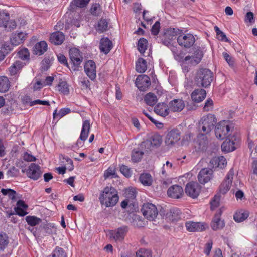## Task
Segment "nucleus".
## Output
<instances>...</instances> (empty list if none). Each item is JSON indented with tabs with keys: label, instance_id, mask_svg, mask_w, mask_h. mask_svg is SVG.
Wrapping results in <instances>:
<instances>
[{
	"label": "nucleus",
	"instance_id": "f257e3e1",
	"mask_svg": "<svg viewBox=\"0 0 257 257\" xmlns=\"http://www.w3.org/2000/svg\"><path fill=\"white\" fill-rule=\"evenodd\" d=\"M99 199L101 205L106 207H110L116 204L119 197L115 189L112 187H106L100 194Z\"/></svg>",
	"mask_w": 257,
	"mask_h": 257
},
{
	"label": "nucleus",
	"instance_id": "f03ea898",
	"mask_svg": "<svg viewBox=\"0 0 257 257\" xmlns=\"http://www.w3.org/2000/svg\"><path fill=\"white\" fill-rule=\"evenodd\" d=\"M212 81V73L207 69H200L197 71L194 82L198 87H207Z\"/></svg>",
	"mask_w": 257,
	"mask_h": 257
},
{
	"label": "nucleus",
	"instance_id": "7ed1b4c3",
	"mask_svg": "<svg viewBox=\"0 0 257 257\" xmlns=\"http://www.w3.org/2000/svg\"><path fill=\"white\" fill-rule=\"evenodd\" d=\"M174 54L175 59L181 62L182 67H185L186 64H190L192 65H195L198 64L201 60L203 54L201 50H197L195 51L192 56H187L184 58L180 57L178 55H175V51L172 50Z\"/></svg>",
	"mask_w": 257,
	"mask_h": 257
},
{
	"label": "nucleus",
	"instance_id": "20e7f679",
	"mask_svg": "<svg viewBox=\"0 0 257 257\" xmlns=\"http://www.w3.org/2000/svg\"><path fill=\"white\" fill-rule=\"evenodd\" d=\"M217 120L215 116L211 114L202 117L199 122V128L203 134H208L214 127Z\"/></svg>",
	"mask_w": 257,
	"mask_h": 257
},
{
	"label": "nucleus",
	"instance_id": "39448f33",
	"mask_svg": "<svg viewBox=\"0 0 257 257\" xmlns=\"http://www.w3.org/2000/svg\"><path fill=\"white\" fill-rule=\"evenodd\" d=\"M69 55L72 63L71 70L74 71H78L83 60L82 53L77 48H72L70 49Z\"/></svg>",
	"mask_w": 257,
	"mask_h": 257
},
{
	"label": "nucleus",
	"instance_id": "423d86ee",
	"mask_svg": "<svg viewBox=\"0 0 257 257\" xmlns=\"http://www.w3.org/2000/svg\"><path fill=\"white\" fill-rule=\"evenodd\" d=\"M230 130L229 122L227 121H222L218 123L215 128V135L216 137L223 140L229 137Z\"/></svg>",
	"mask_w": 257,
	"mask_h": 257
},
{
	"label": "nucleus",
	"instance_id": "0eeeda50",
	"mask_svg": "<svg viewBox=\"0 0 257 257\" xmlns=\"http://www.w3.org/2000/svg\"><path fill=\"white\" fill-rule=\"evenodd\" d=\"M162 142V139L160 135L154 134L149 139L142 142L140 147L145 148L146 151L151 150L153 147H158L161 145Z\"/></svg>",
	"mask_w": 257,
	"mask_h": 257
},
{
	"label": "nucleus",
	"instance_id": "6e6552de",
	"mask_svg": "<svg viewBox=\"0 0 257 257\" xmlns=\"http://www.w3.org/2000/svg\"><path fill=\"white\" fill-rule=\"evenodd\" d=\"M141 211L143 215L149 220H154L158 214L156 206L149 203L144 204Z\"/></svg>",
	"mask_w": 257,
	"mask_h": 257
},
{
	"label": "nucleus",
	"instance_id": "1a4fd4ad",
	"mask_svg": "<svg viewBox=\"0 0 257 257\" xmlns=\"http://www.w3.org/2000/svg\"><path fill=\"white\" fill-rule=\"evenodd\" d=\"M178 44L185 48H190L193 45L195 42V38L191 34H180L177 37Z\"/></svg>",
	"mask_w": 257,
	"mask_h": 257
},
{
	"label": "nucleus",
	"instance_id": "9d476101",
	"mask_svg": "<svg viewBox=\"0 0 257 257\" xmlns=\"http://www.w3.org/2000/svg\"><path fill=\"white\" fill-rule=\"evenodd\" d=\"M200 185L198 183L195 182H191L187 183L185 188L186 194L193 198L197 197L200 192Z\"/></svg>",
	"mask_w": 257,
	"mask_h": 257
},
{
	"label": "nucleus",
	"instance_id": "9b49d317",
	"mask_svg": "<svg viewBox=\"0 0 257 257\" xmlns=\"http://www.w3.org/2000/svg\"><path fill=\"white\" fill-rule=\"evenodd\" d=\"M180 139V132L177 129H173L167 133L165 143L168 146L172 147L177 144Z\"/></svg>",
	"mask_w": 257,
	"mask_h": 257
},
{
	"label": "nucleus",
	"instance_id": "f8f14e48",
	"mask_svg": "<svg viewBox=\"0 0 257 257\" xmlns=\"http://www.w3.org/2000/svg\"><path fill=\"white\" fill-rule=\"evenodd\" d=\"M22 171L26 172L27 176L33 180L38 179L42 173L40 166L35 163L31 164L26 171L23 170Z\"/></svg>",
	"mask_w": 257,
	"mask_h": 257
},
{
	"label": "nucleus",
	"instance_id": "ddd939ff",
	"mask_svg": "<svg viewBox=\"0 0 257 257\" xmlns=\"http://www.w3.org/2000/svg\"><path fill=\"white\" fill-rule=\"evenodd\" d=\"M234 176V170L231 169L228 172L224 181L222 183L220 186L219 193L222 194H225L230 189L232 179Z\"/></svg>",
	"mask_w": 257,
	"mask_h": 257
},
{
	"label": "nucleus",
	"instance_id": "4468645a",
	"mask_svg": "<svg viewBox=\"0 0 257 257\" xmlns=\"http://www.w3.org/2000/svg\"><path fill=\"white\" fill-rule=\"evenodd\" d=\"M186 230L189 232H200L204 231L208 226L200 222L188 221L185 223Z\"/></svg>",
	"mask_w": 257,
	"mask_h": 257
},
{
	"label": "nucleus",
	"instance_id": "2eb2a0df",
	"mask_svg": "<svg viewBox=\"0 0 257 257\" xmlns=\"http://www.w3.org/2000/svg\"><path fill=\"white\" fill-rule=\"evenodd\" d=\"M179 33V30H176L174 28L166 29L164 33L162 38L163 43L166 45L170 44L171 41L174 40L177 36L178 37Z\"/></svg>",
	"mask_w": 257,
	"mask_h": 257
},
{
	"label": "nucleus",
	"instance_id": "dca6fc26",
	"mask_svg": "<svg viewBox=\"0 0 257 257\" xmlns=\"http://www.w3.org/2000/svg\"><path fill=\"white\" fill-rule=\"evenodd\" d=\"M84 70L88 77L92 80L96 77V65L92 60H88L84 65Z\"/></svg>",
	"mask_w": 257,
	"mask_h": 257
},
{
	"label": "nucleus",
	"instance_id": "f3484780",
	"mask_svg": "<svg viewBox=\"0 0 257 257\" xmlns=\"http://www.w3.org/2000/svg\"><path fill=\"white\" fill-rule=\"evenodd\" d=\"M136 86L141 91H144L150 84L149 77L146 75H139L135 82Z\"/></svg>",
	"mask_w": 257,
	"mask_h": 257
},
{
	"label": "nucleus",
	"instance_id": "a211bd4d",
	"mask_svg": "<svg viewBox=\"0 0 257 257\" xmlns=\"http://www.w3.org/2000/svg\"><path fill=\"white\" fill-rule=\"evenodd\" d=\"M167 194L171 198L178 199L183 194V189L179 185H174L170 187L168 190Z\"/></svg>",
	"mask_w": 257,
	"mask_h": 257
},
{
	"label": "nucleus",
	"instance_id": "6ab92c4d",
	"mask_svg": "<svg viewBox=\"0 0 257 257\" xmlns=\"http://www.w3.org/2000/svg\"><path fill=\"white\" fill-rule=\"evenodd\" d=\"M212 171L208 168H203L200 171L198 179L200 183L204 184L208 182L212 178Z\"/></svg>",
	"mask_w": 257,
	"mask_h": 257
},
{
	"label": "nucleus",
	"instance_id": "aec40b11",
	"mask_svg": "<svg viewBox=\"0 0 257 257\" xmlns=\"http://www.w3.org/2000/svg\"><path fill=\"white\" fill-rule=\"evenodd\" d=\"M227 164L226 160L223 156L213 158L209 162V166L213 168H224Z\"/></svg>",
	"mask_w": 257,
	"mask_h": 257
},
{
	"label": "nucleus",
	"instance_id": "412c9836",
	"mask_svg": "<svg viewBox=\"0 0 257 257\" xmlns=\"http://www.w3.org/2000/svg\"><path fill=\"white\" fill-rule=\"evenodd\" d=\"M27 34L22 32L13 34L11 38V42L14 46H18L22 43L27 38Z\"/></svg>",
	"mask_w": 257,
	"mask_h": 257
},
{
	"label": "nucleus",
	"instance_id": "4be33fe9",
	"mask_svg": "<svg viewBox=\"0 0 257 257\" xmlns=\"http://www.w3.org/2000/svg\"><path fill=\"white\" fill-rule=\"evenodd\" d=\"M127 231L126 227L119 228L111 231L109 233L110 237L115 240H120L124 238Z\"/></svg>",
	"mask_w": 257,
	"mask_h": 257
},
{
	"label": "nucleus",
	"instance_id": "5701e85b",
	"mask_svg": "<svg viewBox=\"0 0 257 257\" xmlns=\"http://www.w3.org/2000/svg\"><path fill=\"white\" fill-rule=\"evenodd\" d=\"M170 111L173 112H180L184 108L185 104L182 99H174L170 102L169 104Z\"/></svg>",
	"mask_w": 257,
	"mask_h": 257
},
{
	"label": "nucleus",
	"instance_id": "b1692460",
	"mask_svg": "<svg viewBox=\"0 0 257 257\" xmlns=\"http://www.w3.org/2000/svg\"><path fill=\"white\" fill-rule=\"evenodd\" d=\"M206 91L203 89H195L191 95L192 100L198 103L202 101L206 97Z\"/></svg>",
	"mask_w": 257,
	"mask_h": 257
},
{
	"label": "nucleus",
	"instance_id": "393cba45",
	"mask_svg": "<svg viewBox=\"0 0 257 257\" xmlns=\"http://www.w3.org/2000/svg\"><path fill=\"white\" fill-rule=\"evenodd\" d=\"M154 111L157 114L165 117L169 113V106L164 103H159L155 107Z\"/></svg>",
	"mask_w": 257,
	"mask_h": 257
},
{
	"label": "nucleus",
	"instance_id": "a878e982",
	"mask_svg": "<svg viewBox=\"0 0 257 257\" xmlns=\"http://www.w3.org/2000/svg\"><path fill=\"white\" fill-rule=\"evenodd\" d=\"M181 218V212L178 208H173L166 214V219L167 220L172 222H175Z\"/></svg>",
	"mask_w": 257,
	"mask_h": 257
},
{
	"label": "nucleus",
	"instance_id": "bb28decb",
	"mask_svg": "<svg viewBox=\"0 0 257 257\" xmlns=\"http://www.w3.org/2000/svg\"><path fill=\"white\" fill-rule=\"evenodd\" d=\"M91 127L90 121L85 120L83 122L82 127L79 137V139L82 141H85L88 136Z\"/></svg>",
	"mask_w": 257,
	"mask_h": 257
},
{
	"label": "nucleus",
	"instance_id": "cd10ccee",
	"mask_svg": "<svg viewBox=\"0 0 257 257\" xmlns=\"http://www.w3.org/2000/svg\"><path fill=\"white\" fill-rule=\"evenodd\" d=\"M222 150L225 152H229L235 149L234 140L232 138H227L221 145Z\"/></svg>",
	"mask_w": 257,
	"mask_h": 257
},
{
	"label": "nucleus",
	"instance_id": "c85d7f7f",
	"mask_svg": "<svg viewBox=\"0 0 257 257\" xmlns=\"http://www.w3.org/2000/svg\"><path fill=\"white\" fill-rule=\"evenodd\" d=\"M221 213L216 214L211 223V227L213 230L222 229L224 226V222L220 218Z\"/></svg>",
	"mask_w": 257,
	"mask_h": 257
},
{
	"label": "nucleus",
	"instance_id": "c756f323",
	"mask_svg": "<svg viewBox=\"0 0 257 257\" xmlns=\"http://www.w3.org/2000/svg\"><path fill=\"white\" fill-rule=\"evenodd\" d=\"M27 208L28 206L23 201L19 200L17 203V207L14 209L17 215L20 216H24L28 214L27 212Z\"/></svg>",
	"mask_w": 257,
	"mask_h": 257
},
{
	"label": "nucleus",
	"instance_id": "7c9ffc66",
	"mask_svg": "<svg viewBox=\"0 0 257 257\" xmlns=\"http://www.w3.org/2000/svg\"><path fill=\"white\" fill-rule=\"evenodd\" d=\"M112 48L111 41L108 38H103L100 40V49L105 54L109 52Z\"/></svg>",
	"mask_w": 257,
	"mask_h": 257
},
{
	"label": "nucleus",
	"instance_id": "2f4dec72",
	"mask_svg": "<svg viewBox=\"0 0 257 257\" xmlns=\"http://www.w3.org/2000/svg\"><path fill=\"white\" fill-rule=\"evenodd\" d=\"M47 50V44L44 41H40L35 44L33 48L34 53L38 55L44 53Z\"/></svg>",
	"mask_w": 257,
	"mask_h": 257
},
{
	"label": "nucleus",
	"instance_id": "473e14b6",
	"mask_svg": "<svg viewBox=\"0 0 257 257\" xmlns=\"http://www.w3.org/2000/svg\"><path fill=\"white\" fill-rule=\"evenodd\" d=\"M64 39V35L63 33L61 32H56L52 33L50 38V40L51 43L55 45H60L62 44Z\"/></svg>",
	"mask_w": 257,
	"mask_h": 257
},
{
	"label": "nucleus",
	"instance_id": "72a5a7b5",
	"mask_svg": "<svg viewBox=\"0 0 257 257\" xmlns=\"http://www.w3.org/2000/svg\"><path fill=\"white\" fill-rule=\"evenodd\" d=\"M136 70L140 73H143L147 70V63L144 59H138L136 63Z\"/></svg>",
	"mask_w": 257,
	"mask_h": 257
},
{
	"label": "nucleus",
	"instance_id": "f704fd0d",
	"mask_svg": "<svg viewBox=\"0 0 257 257\" xmlns=\"http://www.w3.org/2000/svg\"><path fill=\"white\" fill-rule=\"evenodd\" d=\"M23 63L16 61L9 68V72L11 75H14L17 74L19 70L23 67Z\"/></svg>",
	"mask_w": 257,
	"mask_h": 257
},
{
	"label": "nucleus",
	"instance_id": "c9c22d12",
	"mask_svg": "<svg viewBox=\"0 0 257 257\" xmlns=\"http://www.w3.org/2000/svg\"><path fill=\"white\" fill-rule=\"evenodd\" d=\"M140 181L144 186H150L152 183V178L148 173L141 174L139 178Z\"/></svg>",
	"mask_w": 257,
	"mask_h": 257
},
{
	"label": "nucleus",
	"instance_id": "e433bc0d",
	"mask_svg": "<svg viewBox=\"0 0 257 257\" xmlns=\"http://www.w3.org/2000/svg\"><path fill=\"white\" fill-rule=\"evenodd\" d=\"M248 212L245 211H239L234 215V219L235 221L241 222L243 221L248 217Z\"/></svg>",
	"mask_w": 257,
	"mask_h": 257
},
{
	"label": "nucleus",
	"instance_id": "4c0bfd02",
	"mask_svg": "<svg viewBox=\"0 0 257 257\" xmlns=\"http://www.w3.org/2000/svg\"><path fill=\"white\" fill-rule=\"evenodd\" d=\"M10 87V82L7 77H0V92L7 91Z\"/></svg>",
	"mask_w": 257,
	"mask_h": 257
},
{
	"label": "nucleus",
	"instance_id": "58836bf2",
	"mask_svg": "<svg viewBox=\"0 0 257 257\" xmlns=\"http://www.w3.org/2000/svg\"><path fill=\"white\" fill-rule=\"evenodd\" d=\"M70 112V109L68 108H64L61 109L58 112L57 109H55L53 113L54 119H60L65 115L69 114Z\"/></svg>",
	"mask_w": 257,
	"mask_h": 257
},
{
	"label": "nucleus",
	"instance_id": "ea45409f",
	"mask_svg": "<svg viewBox=\"0 0 257 257\" xmlns=\"http://www.w3.org/2000/svg\"><path fill=\"white\" fill-rule=\"evenodd\" d=\"M12 49L11 46L6 43L0 45V60H2L5 58V55Z\"/></svg>",
	"mask_w": 257,
	"mask_h": 257
},
{
	"label": "nucleus",
	"instance_id": "a19ab883",
	"mask_svg": "<svg viewBox=\"0 0 257 257\" xmlns=\"http://www.w3.org/2000/svg\"><path fill=\"white\" fill-rule=\"evenodd\" d=\"M144 100L147 105L153 106L157 102V99L154 94L149 93L145 95Z\"/></svg>",
	"mask_w": 257,
	"mask_h": 257
},
{
	"label": "nucleus",
	"instance_id": "79ce46f5",
	"mask_svg": "<svg viewBox=\"0 0 257 257\" xmlns=\"http://www.w3.org/2000/svg\"><path fill=\"white\" fill-rule=\"evenodd\" d=\"M174 169L175 167L173 164L169 161H167L162 167L161 172L162 174L166 175L167 173H171Z\"/></svg>",
	"mask_w": 257,
	"mask_h": 257
},
{
	"label": "nucleus",
	"instance_id": "37998d69",
	"mask_svg": "<svg viewBox=\"0 0 257 257\" xmlns=\"http://www.w3.org/2000/svg\"><path fill=\"white\" fill-rule=\"evenodd\" d=\"M147 46L148 41L146 39L142 38L139 39L138 43V49L141 53L143 54L145 52Z\"/></svg>",
	"mask_w": 257,
	"mask_h": 257
},
{
	"label": "nucleus",
	"instance_id": "c03bdc74",
	"mask_svg": "<svg viewBox=\"0 0 257 257\" xmlns=\"http://www.w3.org/2000/svg\"><path fill=\"white\" fill-rule=\"evenodd\" d=\"M9 242L8 237L4 233L0 232V250H4Z\"/></svg>",
	"mask_w": 257,
	"mask_h": 257
},
{
	"label": "nucleus",
	"instance_id": "a18cd8bd",
	"mask_svg": "<svg viewBox=\"0 0 257 257\" xmlns=\"http://www.w3.org/2000/svg\"><path fill=\"white\" fill-rule=\"evenodd\" d=\"M51 257H67V253L62 248L56 247L53 251Z\"/></svg>",
	"mask_w": 257,
	"mask_h": 257
},
{
	"label": "nucleus",
	"instance_id": "49530a36",
	"mask_svg": "<svg viewBox=\"0 0 257 257\" xmlns=\"http://www.w3.org/2000/svg\"><path fill=\"white\" fill-rule=\"evenodd\" d=\"M116 170L113 167H109L104 173L105 179L116 178Z\"/></svg>",
	"mask_w": 257,
	"mask_h": 257
},
{
	"label": "nucleus",
	"instance_id": "de8ad7c7",
	"mask_svg": "<svg viewBox=\"0 0 257 257\" xmlns=\"http://www.w3.org/2000/svg\"><path fill=\"white\" fill-rule=\"evenodd\" d=\"M26 221L28 224L32 226L38 225L41 222V219L39 218L34 216H27L26 217Z\"/></svg>",
	"mask_w": 257,
	"mask_h": 257
},
{
	"label": "nucleus",
	"instance_id": "09e8293b",
	"mask_svg": "<svg viewBox=\"0 0 257 257\" xmlns=\"http://www.w3.org/2000/svg\"><path fill=\"white\" fill-rule=\"evenodd\" d=\"M108 27V22L105 19H101L98 23L96 30L100 32H103L105 31Z\"/></svg>",
	"mask_w": 257,
	"mask_h": 257
},
{
	"label": "nucleus",
	"instance_id": "8fccbe9b",
	"mask_svg": "<svg viewBox=\"0 0 257 257\" xmlns=\"http://www.w3.org/2000/svg\"><path fill=\"white\" fill-rule=\"evenodd\" d=\"M2 193L5 196H8L12 200L16 199V192L11 189H2Z\"/></svg>",
	"mask_w": 257,
	"mask_h": 257
},
{
	"label": "nucleus",
	"instance_id": "3c124183",
	"mask_svg": "<svg viewBox=\"0 0 257 257\" xmlns=\"http://www.w3.org/2000/svg\"><path fill=\"white\" fill-rule=\"evenodd\" d=\"M144 153L142 151L134 149L132 153V160L134 162H139L142 158Z\"/></svg>",
	"mask_w": 257,
	"mask_h": 257
},
{
	"label": "nucleus",
	"instance_id": "603ef678",
	"mask_svg": "<svg viewBox=\"0 0 257 257\" xmlns=\"http://www.w3.org/2000/svg\"><path fill=\"white\" fill-rule=\"evenodd\" d=\"M58 89L59 91L64 94H68L69 92L68 84L64 81L59 83Z\"/></svg>",
	"mask_w": 257,
	"mask_h": 257
},
{
	"label": "nucleus",
	"instance_id": "864d4df0",
	"mask_svg": "<svg viewBox=\"0 0 257 257\" xmlns=\"http://www.w3.org/2000/svg\"><path fill=\"white\" fill-rule=\"evenodd\" d=\"M18 57L23 60H27L29 58L30 53L27 48H23L18 52Z\"/></svg>",
	"mask_w": 257,
	"mask_h": 257
},
{
	"label": "nucleus",
	"instance_id": "5fc2aeb1",
	"mask_svg": "<svg viewBox=\"0 0 257 257\" xmlns=\"http://www.w3.org/2000/svg\"><path fill=\"white\" fill-rule=\"evenodd\" d=\"M214 30L216 33L217 38L219 40L225 42L228 41L225 34L222 32L217 26H215Z\"/></svg>",
	"mask_w": 257,
	"mask_h": 257
},
{
	"label": "nucleus",
	"instance_id": "6e6d98bb",
	"mask_svg": "<svg viewBox=\"0 0 257 257\" xmlns=\"http://www.w3.org/2000/svg\"><path fill=\"white\" fill-rule=\"evenodd\" d=\"M136 257H152V253L149 250L141 249L136 252Z\"/></svg>",
	"mask_w": 257,
	"mask_h": 257
},
{
	"label": "nucleus",
	"instance_id": "4d7b16f0",
	"mask_svg": "<svg viewBox=\"0 0 257 257\" xmlns=\"http://www.w3.org/2000/svg\"><path fill=\"white\" fill-rule=\"evenodd\" d=\"M79 82L83 89H87L89 86V81L83 76L79 77Z\"/></svg>",
	"mask_w": 257,
	"mask_h": 257
},
{
	"label": "nucleus",
	"instance_id": "13d9d810",
	"mask_svg": "<svg viewBox=\"0 0 257 257\" xmlns=\"http://www.w3.org/2000/svg\"><path fill=\"white\" fill-rule=\"evenodd\" d=\"M89 1L90 0H73L72 3L77 7L84 8L88 5Z\"/></svg>",
	"mask_w": 257,
	"mask_h": 257
},
{
	"label": "nucleus",
	"instance_id": "bf43d9fd",
	"mask_svg": "<svg viewBox=\"0 0 257 257\" xmlns=\"http://www.w3.org/2000/svg\"><path fill=\"white\" fill-rule=\"evenodd\" d=\"M4 26L7 30L11 31L16 27V24L15 21L11 20L4 22Z\"/></svg>",
	"mask_w": 257,
	"mask_h": 257
},
{
	"label": "nucleus",
	"instance_id": "052dcab7",
	"mask_svg": "<svg viewBox=\"0 0 257 257\" xmlns=\"http://www.w3.org/2000/svg\"><path fill=\"white\" fill-rule=\"evenodd\" d=\"M120 171L126 177H130L132 175V171L127 166L121 165L120 167Z\"/></svg>",
	"mask_w": 257,
	"mask_h": 257
},
{
	"label": "nucleus",
	"instance_id": "680f3d73",
	"mask_svg": "<svg viewBox=\"0 0 257 257\" xmlns=\"http://www.w3.org/2000/svg\"><path fill=\"white\" fill-rule=\"evenodd\" d=\"M223 57L228 65L233 67L234 66V59L231 57L227 52H224L222 53Z\"/></svg>",
	"mask_w": 257,
	"mask_h": 257
},
{
	"label": "nucleus",
	"instance_id": "e2e57ef3",
	"mask_svg": "<svg viewBox=\"0 0 257 257\" xmlns=\"http://www.w3.org/2000/svg\"><path fill=\"white\" fill-rule=\"evenodd\" d=\"M213 102L211 99H208L205 102V105L203 107V110L204 111H209L213 109Z\"/></svg>",
	"mask_w": 257,
	"mask_h": 257
},
{
	"label": "nucleus",
	"instance_id": "0e129e2a",
	"mask_svg": "<svg viewBox=\"0 0 257 257\" xmlns=\"http://www.w3.org/2000/svg\"><path fill=\"white\" fill-rule=\"evenodd\" d=\"M220 197L217 195H215L213 199L210 202V207L211 210L215 209L219 206Z\"/></svg>",
	"mask_w": 257,
	"mask_h": 257
},
{
	"label": "nucleus",
	"instance_id": "69168bd1",
	"mask_svg": "<svg viewBox=\"0 0 257 257\" xmlns=\"http://www.w3.org/2000/svg\"><path fill=\"white\" fill-rule=\"evenodd\" d=\"M160 24L159 21H156L153 25L151 29V33L154 35H157L160 31Z\"/></svg>",
	"mask_w": 257,
	"mask_h": 257
},
{
	"label": "nucleus",
	"instance_id": "338daca9",
	"mask_svg": "<svg viewBox=\"0 0 257 257\" xmlns=\"http://www.w3.org/2000/svg\"><path fill=\"white\" fill-rule=\"evenodd\" d=\"M125 194L127 197L133 199L136 197V190L133 188H128L126 190Z\"/></svg>",
	"mask_w": 257,
	"mask_h": 257
},
{
	"label": "nucleus",
	"instance_id": "774afa93",
	"mask_svg": "<svg viewBox=\"0 0 257 257\" xmlns=\"http://www.w3.org/2000/svg\"><path fill=\"white\" fill-rule=\"evenodd\" d=\"M100 11V6L98 4H95L92 5L91 8V13L93 15H98Z\"/></svg>",
	"mask_w": 257,
	"mask_h": 257
}]
</instances>
